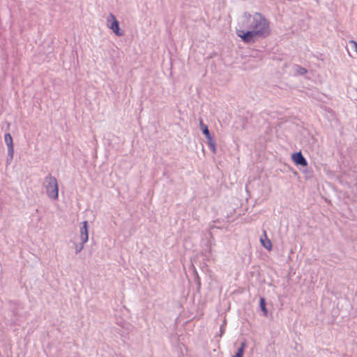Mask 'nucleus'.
Wrapping results in <instances>:
<instances>
[{
  "instance_id": "1",
  "label": "nucleus",
  "mask_w": 357,
  "mask_h": 357,
  "mask_svg": "<svg viewBox=\"0 0 357 357\" xmlns=\"http://www.w3.org/2000/svg\"><path fill=\"white\" fill-rule=\"evenodd\" d=\"M236 34L244 43H252L255 38H265L271 34L270 22L261 13L244 12Z\"/></svg>"
},
{
  "instance_id": "2",
  "label": "nucleus",
  "mask_w": 357,
  "mask_h": 357,
  "mask_svg": "<svg viewBox=\"0 0 357 357\" xmlns=\"http://www.w3.org/2000/svg\"><path fill=\"white\" fill-rule=\"evenodd\" d=\"M43 186L45 188L47 196L52 199L57 200L59 197V185L56 178L49 174L45 178Z\"/></svg>"
},
{
  "instance_id": "3",
  "label": "nucleus",
  "mask_w": 357,
  "mask_h": 357,
  "mask_svg": "<svg viewBox=\"0 0 357 357\" xmlns=\"http://www.w3.org/2000/svg\"><path fill=\"white\" fill-rule=\"evenodd\" d=\"M107 26L117 36H123L124 35V31L119 28V23L115 15L112 13H109L107 17Z\"/></svg>"
},
{
  "instance_id": "4",
  "label": "nucleus",
  "mask_w": 357,
  "mask_h": 357,
  "mask_svg": "<svg viewBox=\"0 0 357 357\" xmlns=\"http://www.w3.org/2000/svg\"><path fill=\"white\" fill-rule=\"evenodd\" d=\"M4 140L8 146V158L6 160L7 163H10L13 160L14 155V147L13 137L10 133H6L4 135Z\"/></svg>"
},
{
  "instance_id": "5",
  "label": "nucleus",
  "mask_w": 357,
  "mask_h": 357,
  "mask_svg": "<svg viewBox=\"0 0 357 357\" xmlns=\"http://www.w3.org/2000/svg\"><path fill=\"white\" fill-rule=\"evenodd\" d=\"M291 158L296 165H301L303 167H306L307 165V162L301 151L293 153Z\"/></svg>"
},
{
  "instance_id": "6",
  "label": "nucleus",
  "mask_w": 357,
  "mask_h": 357,
  "mask_svg": "<svg viewBox=\"0 0 357 357\" xmlns=\"http://www.w3.org/2000/svg\"><path fill=\"white\" fill-rule=\"evenodd\" d=\"M82 227H80V239L82 243H86L89 240V229H88V222L84 221Z\"/></svg>"
},
{
  "instance_id": "7",
  "label": "nucleus",
  "mask_w": 357,
  "mask_h": 357,
  "mask_svg": "<svg viewBox=\"0 0 357 357\" xmlns=\"http://www.w3.org/2000/svg\"><path fill=\"white\" fill-rule=\"evenodd\" d=\"M260 241L261 245L268 250H272V243L271 240L268 238L266 231H264V234L260 238Z\"/></svg>"
},
{
  "instance_id": "8",
  "label": "nucleus",
  "mask_w": 357,
  "mask_h": 357,
  "mask_svg": "<svg viewBox=\"0 0 357 357\" xmlns=\"http://www.w3.org/2000/svg\"><path fill=\"white\" fill-rule=\"evenodd\" d=\"M207 144L211 151L215 153L216 152V144L211 135L206 137Z\"/></svg>"
},
{
  "instance_id": "9",
  "label": "nucleus",
  "mask_w": 357,
  "mask_h": 357,
  "mask_svg": "<svg viewBox=\"0 0 357 357\" xmlns=\"http://www.w3.org/2000/svg\"><path fill=\"white\" fill-rule=\"evenodd\" d=\"M246 347V342L243 341L241 344V347L238 349L237 352L232 357H243L245 348Z\"/></svg>"
},
{
  "instance_id": "10",
  "label": "nucleus",
  "mask_w": 357,
  "mask_h": 357,
  "mask_svg": "<svg viewBox=\"0 0 357 357\" xmlns=\"http://www.w3.org/2000/svg\"><path fill=\"white\" fill-rule=\"evenodd\" d=\"M259 305L261 311L264 312L265 317L268 315V310L266 307V300L264 298H261L259 301Z\"/></svg>"
},
{
  "instance_id": "11",
  "label": "nucleus",
  "mask_w": 357,
  "mask_h": 357,
  "mask_svg": "<svg viewBox=\"0 0 357 357\" xmlns=\"http://www.w3.org/2000/svg\"><path fill=\"white\" fill-rule=\"evenodd\" d=\"M84 243H82V241L79 244L75 243V253H79L84 248Z\"/></svg>"
},
{
  "instance_id": "12",
  "label": "nucleus",
  "mask_w": 357,
  "mask_h": 357,
  "mask_svg": "<svg viewBox=\"0 0 357 357\" xmlns=\"http://www.w3.org/2000/svg\"><path fill=\"white\" fill-rule=\"evenodd\" d=\"M201 130L206 137L211 135L207 126H202V128H201Z\"/></svg>"
},
{
  "instance_id": "13",
  "label": "nucleus",
  "mask_w": 357,
  "mask_h": 357,
  "mask_svg": "<svg viewBox=\"0 0 357 357\" xmlns=\"http://www.w3.org/2000/svg\"><path fill=\"white\" fill-rule=\"evenodd\" d=\"M297 72L300 75H305V73H307V70L303 67L297 66Z\"/></svg>"
},
{
  "instance_id": "14",
  "label": "nucleus",
  "mask_w": 357,
  "mask_h": 357,
  "mask_svg": "<svg viewBox=\"0 0 357 357\" xmlns=\"http://www.w3.org/2000/svg\"><path fill=\"white\" fill-rule=\"evenodd\" d=\"M225 327L224 324H222V325H221L220 328L219 336L221 337L223 335V333H225Z\"/></svg>"
},
{
  "instance_id": "15",
  "label": "nucleus",
  "mask_w": 357,
  "mask_h": 357,
  "mask_svg": "<svg viewBox=\"0 0 357 357\" xmlns=\"http://www.w3.org/2000/svg\"><path fill=\"white\" fill-rule=\"evenodd\" d=\"M195 280H196V282L197 283L198 287H199L200 285H201V282H200V278H199V275H198L197 272H196V279H195Z\"/></svg>"
},
{
  "instance_id": "16",
  "label": "nucleus",
  "mask_w": 357,
  "mask_h": 357,
  "mask_svg": "<svg viewBox=\"0 0 357 357\" xmlns=\"http://www.w3.org/2000/svg\"><path fill=\"white\" fill-rule=\"evenodd\" d=\"M349 43H350V44H352L354 45V50L357 53V43L354 40H351V41H349Z\"/></svg>"
},
{
  "instance_id": "17",
  "label": "nucleus",
  "mask_w": 357,
  "mask_h": 357,
  "mask_svg": "<svg viewBox=\"0 0 357 357\" xmlns=\"http://www.w3.org/2000/svg\"><path fill=\"white\" fill-rule=\"evenodd\" d=\"M199 125H200V128H202V126H206V124L204 123L203 120L202 119H199Z\"/></svg>"
}]
</instances>
